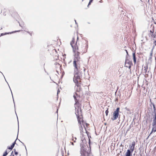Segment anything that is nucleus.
<instances>
[{"mask_svg":"<svg viewBox=\"0 0 156 156\" xmlns=\"http://www.w3.org/2000/svg\"><path fill=\"white\" fill-rule=\"evenodd\" d=\"M70 44L73 48V51L74 53V58L73 62V66L74 67L73 81L76 84L75 88L76 92L74 94L73 97L76 102L74 106L76 109V114L77 115H79V110L81 112V106L80 105L77 100V98L80 96L79 93L81 91L79 83L80 79V75L82 70H83L84 72L86 69L84 67L82 68H80V53L78 51V50L80 52H83V49L84 48V46H83L81 48H79L77 42L76 41L74 38H73L72 40L70 42Z\"/></svg>","mask_w":156,"mask_h":156,"instance_id":"1","label":"nucleus"},{"mask_svg":"<svg viewBox=\"0 0 156 156\" xmlns=\"http://www.w3.org/2000/svg\"><path fill=\"white\" fill-rule=\"evenodd\" d=\"M154 117L153 118L152 122V131L151 132L149 135L150 136L153 132H155L156 131V113H155L154 115Z\"/></svg>","mask_w":156,"mask_h":156,"instance_id":"2","label":"nucleus"},{"mask_svg":"<svg viewBox=\"0 0 156 156\" xmlns=\"http://www.w3.org/2000/svg\"><path fill=\"white\" fill-rule=\"evenodd\" d=\"M119 108H117L116 110L113 113V117L111 118L112 120H115L119 117Z\"/></svg>","mask_w":156,"mask_h":156,"instance_id":"3","label":"nucleus"},{"mask_svg":"<svg viewBox=\"0 0 156 156\" xmlns=\"http://www.w3.org/2000/svg\"><path fill=\"white\" fill-rule=\"evenodd\" d=\"M135 146V142L134 141H133L132 142V143L130 144L129 146V149H128V150H129L131 152H133L134 150V147Z\"/></svg>","mask_w":156,"mask_h":156,"instance_id":"4","label":"nucleus"},{"mask_svg":"<svg viewBox=\"0 0 156 156\" xmlns=\"http://www.w3.org/2000/svg\"><path fill=\"white\" fill-rule=\"evenodd\" d=\"M78 123H80V126H81V128L82 129V125L81 124V121H82V122L83 123V126L84 127L85 129H86V127H85V125L87 127V126H88V124H87V123H85V124H83V122H82V119H79L78 117Z\"/></svg>","mask_w":156,"mask_h":156,"instance_id":"5","label":"nucleus"},{"mask_svg":"<svg viewBox=\"0 0 156 156\" xmlns=\"http://www.w3.org/2000/svg\"><path fill=\"white\" fill-rule=\"evenodd\" d=\"M131 63L128 60H126L125 62V65L126 67H128L129 69L130 68V65Z\"/></svg>","mask_w":156,"mask_h":156,"instance_id":"6","label":"nucleus"},{"mask_svg":"<svg viewBox=\"0 0 156 156\" xmlns=\"http://www.w3.org/2000/svg\"><path fill=\"white\" fill-rule=\"evenodd\" d=\"M133 152L130 151L129 150H127L126 153V155L128 156H132V153Z\"/></svg>","mask_w":156,"mask_h":156,"instance_id":"7","label":"nucleus"},{"mask_svg":"<svg viewBox=\"0 0 156 156\" xmlns=\"http://www.w3.org/2000/svg\"><path fill=\"white\" fill-rule=\"evenodd\" d=\"M133 60L135 64L136 63V56L135 55V53H133Z\"/></svg>","mask_w":156,"mask_h":156,"instance_id":"8","label":"nucleus"},{"mask_svg":"<svg viewBox=\"0 0 156 156\" xmlns=\"http://www.w3.org/2000/svg\"><path fill=\"white\" fill-rule=\"evenodd\" d=\"M72 140L74 142H76V138L74 136V134H72Z\"/></svg>","mask_w":156,"mask_h":156,"instance_id":"9","label":"nucleus"},{"mask_svg":"<svg viewBox=\"0 0 156 156\" xmlns=\"http://www.w3.org/2000/svg\"><path fill=\"white\" fill-rule=\"evenodd\" d=\"M16 143V141L12 144V145L11 146L13 148L14 147V146L15 145V144Z\"/></svg>","mask_w":156,"mask_h":156,"instance_id":"10","label":"nucleus"},{"mask_svg":"<svg viewBox=\"0 0 156 156\" xmlns=\"http://www.w3.org/2000/svg\"><path fill=\"white\" fill-rule=\"evenodd\" d=\"M16 143V141L12 144V145L11 146L13 148L14 147V146L15 145V144Z\"/></svg>","mask_w":156,"mask_h":156,"instance_id":"11","label":"nucleus"},{"mask_svg":"<svg viewBox=\"0 0 156 156\" xmlns=\"http://www.w3.org/2000/svg\"><path fill=\"white\" fill-rule=\"evenodd\" d=\"M7 154L8 153L6 151H5V152L3 154V156H6Z\"/></svg>","mask_w":156,"mask_h":156,"instance_id":"12","label":"nucleus"},{"mask_svg":"<svg viewBox=\"0 0 156 156\" xmlns=\"http://www.w3.org/2000/svg\"><path fill=\"white\" fill-rule=\"evenodd\" d=\"M108 109H107L105 111V113H106V115H108Z\"/></svg>","mask_w":156,"mask_h":156,"instance_id":"13","label":"nucleus"},{"mask_svg":"<svg viewBox=\"0 0 156 156\" xmlns=\"http://www.w3.org/2000/svg\"><path fill=\"white\" fill-rule=\"evenodd\" d=\"M144 68H145V69H144V70L145 71V73H146L147 72V67H144Z\"/></svg>","mask_w":156,"mask_h":156,"instance_id":"14","label":"nucleus"},{"mask_svg":"<svg viewBox=\"0 0 156 156\" xmlns=\"http://www.w3.org/2000/svg\"><path fill=\"white\" fill-rule=\"evenodd\" d=\"M92 2V1H91V0H90V2H89V3H88V5H90L91 4V2Z\"/></svg>","mask_w":156,"mask_h":156,"instance_id":"15","label":"nucleus"},{"mask_svg":"<svg viewBox=\"0 0 156 156\" xmlns=\"http://www.w3.org/2000/svg\"><path fill=\"white\" fill-rule=\"evenodd\" d=\"M152 33H153L152 32ZM151 36H152V37H153L154 38L155 37V34H153V33H152Z\"/></svg>","mask_w":156,"mask_h":156,"instance_id":"16","label":"nucleus"},{"mask_svg":"<svg viewBox=\"0 0 156 156\" xmlns=\"http://www.w3.org/2000/svg\"><path fill=\"white\" fill-rule=\"evenodd\" d=\"M12 148H13V147H12L11 146L10 147H9L8 148V149H10V150H12Z\"/></svg>","mask_w":156,"mask_h":156,"instance_id":"17","label":"nucleus"},{"mask_svg":"<svg viewBox=\"0 0 156 156\" xmlns=\"http://www.w3.org/2000/svg\"><path fill=\"white\" fill-rule=\"evenodd\" d=\"M70 143L71 144V145H72L73 146H74V145L73 142H70Z\"/></svg>","mask_w":156,"mask_h":156,"instance_id":"18","label":"nucleus"},{"mask_svg":"<svg viewBox=\"0 0 156 156\" xmlns=\"http://www.w3.org/2000/svg\"><path fill=\"white\" fill-rule=\"evenodd\" d=\"M81 156H86L83 153H81Z\"/></svg>","mask_w":156,"mask_h":156,"instance_id":"19","label":"nucleus"},{"mask_svg":"<svg viewBox=\"0 0 156 156\" xmlns=\"http://www.w3.org/2000/svg\"><path fill=\"white\" fill-rule=\"evenodd\" d=\"M125 51H126V53H127V54L128 55V52L127 50H125Z\"/></svg>","mask_w":156,"mask_h":156,"instance_id":"20","label":"nucleus"},{"mask_svg":"<svg viewBox=\"0 0 156 156\" xmlns=\"http://www.w3.org/2000/svg\"><path fill=\"white\" fill-rule=\"evenodd\" d=\"M15 154L16 155H17L18 154V152H15Z\"/></svg>","mask_w":156,"mask_h":156,"instance_id":"21","label":"nucleus"},{"mask_svg":"<svg viewBox=\"0 0 156 156\" xmlns=\"http://www.w3.org/2000/svg\"><path fill=\"white\" fill-rule=\"evenodd\" d=\"M154 44H156V41H154Z\"/></svg>","mask_w":156,"mask_h":156,"instance_id":"22","label":"nucleus"},{"mask_svg":"<svg viewBox=\"0 0 156 156\" xmlns=\"http://www.w3.org/2000/svg\"><path fill=\"white\" fill-rule=\"evenodd\" d=\"M58 92H59V90H58L57 94H58Z\"/></svg>","mask_w":156,"mask_h":156,"instance_id":"23","label":"nucleus"},{"mask_svg":"<svg viewBox=\"0 0 156 156\" xmlns=\"http://www.w3.org/2000/svg\"><path fill=\"white\" fill-rule=\"evenodd\" d=\"M75 23H76V20H75Z\"/></svg>","mask_w":156,"mask_h":156,"instance_id":"24","label":"nucleus"},{"mask_svg":"<svg viewBox=\"0 0 156 156\" xmlns=\"http://www.w3.org/2000/svg\"><path fill=\"white\" fill-rule=\"evenodd\" d=\"M154 108H155V107H154Z\"/></svg>","mask_w":156,"mask_h":156,"instance_id":"25","label":"nucleus"},{"mask_svg":"<svg viewBox=\"0 0 156 156\" xmlns=\"http://www.w3.org/2000/svg\"><path fill=\"white\" fill-rule=\"evenodd\" d=\"M78 37H77V39H78Z\"/></svg>","mask_w":156,"mask_h":156,"instance_id":"26","label":"nucleus"},{"mask_svg":"<svg viewBox=\"0 0 156 156\" xmlns=\"http://www.w3.org/2000/svg\"><path fill=\"white\" fill-rule=\"evenodd\" d=\"M58 109L57 110V112H58Z\"/></svg>","mask_w":156,"mask_h":156,"instance_id":"27","label":"nucleus"},{"mask_svg":"<svg viewBox=\"0 0 156 156\" xmlns=\"http://www.w3.org/2000/svg\"><path fill=\"white\" fill-rule=\"evenodd\" d=\"M150 32H151V31H150Z\"/></svg>","mask_w":156,"mask_h":156,"instance_id":"28","label":"nucleus"}]
</instances>
